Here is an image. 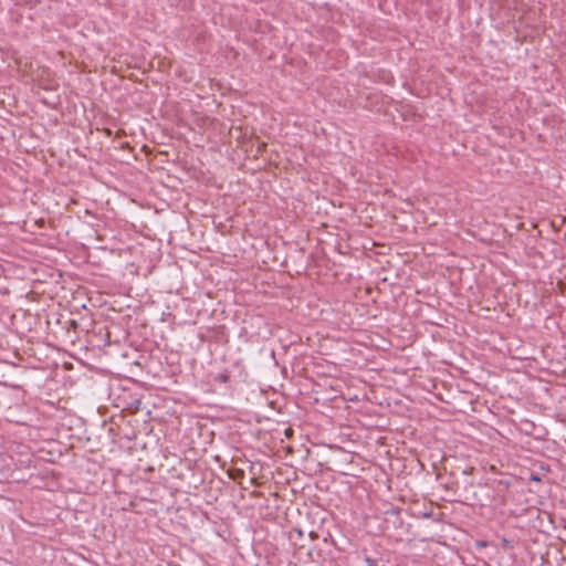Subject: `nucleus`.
Listing matches in <instances>:
<instances>
[{"mask_svg": "<svg viewBox=\"0 0 566 566\" xmlns=\"http://www.w3.org/2000/svg\"><path fill=\"white\" fill-rule=\"evenodd\" d=\"M531 480H533V481H539V478H538L537 475H532V476H531Z\"/></svg>", "mask_w": 566, "mask_h": 566, "instance_id": "obj_6", "label": "nucleus"}, {"mask_svg": "<svg viewBox=\"0 0 566 566\" xmlns=\"http://www.w3.org/2000/svg\"><path fill=\"white\" fill-rule=\"evenodd\" d=\"M298 535L302 536L303 532L301 530L297 531Z\"/></svg>", "mask_w": 566, "mask_h": 566, "instance_id": "obj_8", "label": "nucleus"}, {"mask_svg": "<svg viewBox=\"0 0 566 566\" xmlns=\"http://www.w3.org/2000/svg\"><path fill=\"white\" fill-rule=\"evenodd\" d=\"M308 535H310V537H311L312 539H316V538L318 537L317 533H315V532H313V531H312V532H310V533H308Z\"/></svg>", "mask_w": 566, "mask_h": 566, "instance_id": "obj_4", "label": "nucleus"}, {"mask_svg": "<svg viewBox=\"0 0 566 566\" xmlns=\"http://www.w3.org/2000/svg\"><path fill=\"white\" fill-rule=\"evenodd\" d=\"M503 544L507 545V544H510V542L506 538H503Z\"/></svg>", "mask_w": 566, "mask_h": 566, "instance_id": "obj_7", "label": "nucleus"}, {"mask_svg": "<svg viewBox=\"0 0 566 566\" xmlns=\"http://www.w3.org/2000/svg\"><path fill=\"white\" fill-rule=\"evenodd\" d=\"M476 544H478L479 546H483V547H484V546H486V542H483V541L478 542Z\"/></svg>", "mask_w": 566, "mask_h": 566, "instance_id": "obj_5", "label": "nucleus"}, {"mask_svg": "<svg viewBox=\"0 0 566 566\" xmlns=\"http://www.w3.org/2000/svg\"><path fill=\"white\" fill-rule=\"evenodd\" d=\"M216 380L220 381V382H227L229 380V375L228 374H219L217 377H216Z\"/></svg>", "mask_w": 566, "mask_h": 566, "instance_id": "obj_2", "label": "nucleus"}, {"mask_svg": "<svg viewBox=\"0 0 566 566\" xmlns=\"http://www.w3.org/2000/svg\"><path fill=\"white\" fill-rule=\"evenodd\" d=\"M365 562L367 566H384L382 564L379 563V560L373 559L370 557H366Z\"/></svg>", "mask_w": 566, "mask_h": 566, "instance_id": "obj_1", "label": "nucleus"}, {"mask_svg": "<svg viewBox=\"0 0 566 566\" xmlns=\"http://www.w3.org/2000/svg\"><path fill=\"white\" fill-rule=\"evenodd\" d=\"M243 474H244V472H243L242 470L237 469V470L234 471V473H233V474H231L230 476H231L232 479H237V478H241V476H243Z\"/></svg>", "mask_w": 566, "mask_h": 566, "instance_id": "obj_3", "label": "nucleus"}]
</instances>
